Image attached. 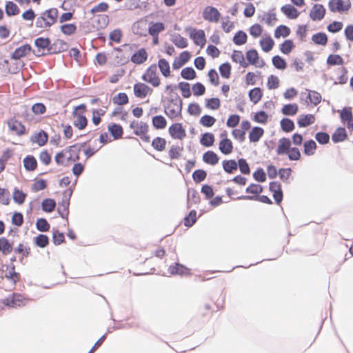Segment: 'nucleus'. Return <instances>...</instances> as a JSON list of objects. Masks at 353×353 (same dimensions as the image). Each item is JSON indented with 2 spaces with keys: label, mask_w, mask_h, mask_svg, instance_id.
<instances>
[{
  "label": "nucleus",
  "mask_w": 353,
  "mask_h": 353,
  "mask_svg": "<svg viewBox=\"0 0 353 353\" xmlns=\"http://www.w3.org/2000/svg\"><path fill=\"white\" fill-rule=\"evenodd\" d=\"M215 141V137L213 133L212 132H205L201 134V137L200 139V143L206 148L211 147Z\"/></svg>",
  "instance_id": "39"
},
{
  "label": "nucleus",
  "mask_w": 353,
  "mask_h": 353,
  "mask_svg": "<svg viewBox=\"0 0 353 353\" xmlns=\"http://www.w3.org/2000/svg\"><path fill=\"white\" fill-rule=\"evenodd\" d=\"M170 137L174 139L182 140L186 136V132L181 123H174L168 128Z\"/></svg>",
  "instance_id": "7"
},
{
  "label": "nucleus",
  "mask_w": 353,
  "mask_h": 353,
  "mask_svg": "<svg viewBox=\"0 0 353 353\" xmlns=\"http://www.w3.org/2000/svg\"><path fill=\"white\" fill-rule=\"evenodd\" d=\"M269 190L273 193V198L275 203L279 205L283 199V193L281 185L279 181H271L269 183Z\"/></svg>",
  "instance_id": "9"
},
{
  "label": "nucleus",
  "mask_w": 353,
  "mask_h": 353,
  "mask_svg": "<svg viewBox=\"0 0 353 353\" xmlns=\"http://www.w3.org/2000/svg\"><path fill=\"white\" fill-rule=\"evenodd\" d=\"M248 35L243 30L237 31L233 37L232 41L236 46H242L247 42Z\"/></svg>",
  "instance_id": "50"
},
{
  "label": "nucleus",
  "mask_w": 353,
  "mask_h": 353,
  "mask_svg": "<svg viewBox=\"0 0 353 353\" xmlns=\"http://www.w3.org/2000/svg\"><path fill=\"white\" fill-rule=\"evenodd\" d=\"M348 137L346 130L344 127H338L332 134L333 143H338L345 141Z\"/></svg>",
  "instance_id": "22"
},
{
  "label": "nucleus",
  "mask_w": 353,
  "mask_h": 353,
  "mask_svg": "<svg viewBox=\"0 0 353 353\" xmlns=\"http://www.w3.org/2000/svg\"><path fill=\"white\" fill-rule=\"evenodd\" d=\"M72 114L74 117H76L73 125L80 130L85 129L88 123L86 117L82 114L77 113L75 110L73 111Z\"/></svg>",
  "instance_id": "27"
},
{
  "label": "nucleus",
  "mask_w": 353,
  "mask_h": 353,
  "mask_svg": "<svg viewBox=\"0 0 353 353\" xmlns=\"http://www.w3.org/2000/svg\"><path fill=\"white\" fill-rule=\"evenodd\" d=\"M281 130L286 133L292 132L295 128L294 121L288 117H284L280 121Z\"/></svg>",
  "instance_id": "38"
},
{
  "label": "nucleus",
  "mask_w": 353,
  "mask_h": 353,
  "mask_svg": "<svg viewBox=\"0 0 353 353\" xmlns=\"http://www.w3.org/2000/svg\"><path fill=\"white\" fill-rule=\"evenodd\" d=\"M158 67L163 77H168L170 75V64L165 59L161 58L159 59Z\"/></svg>",
  "instance_id": "41"
},
{
  "label": "nucleus",
  "mask_w": 353,
  "mask_h": 353,
  "mask_svg": "<svg viewBox=\"0 0 353 353\" xmlns=\"http://www.w3.org/2000/svg\"><path fill=\"white\" fill-rule=\"evenodd\" d=\"M342 123H348L353 118L352 109L351 107H344L340 112L339 115Z\"/></svg>",
  "instance_id": "56"
},
{
  "label": "nucleus",
  "mask_w": 353,
  "mask_h": 353,
  "mask_svg": "<svg viewBox=\"0 0 353 353\" xmlns=\"http://www.w3.org/2000/svg\"><path fill=\"white\" fill-rule=\"evenodd\" d=\"M202 17L205 21L217 23L221 17V13L216 8L208 6L203 9Z\"/></svg>",
  "instance_id": "6"
},
{
  "label": "nucleus",
  "mask_w": 353,
  "mask_h": 353,
  "mask_svg": "<svg viewBox=\"0 0 353 353\" xmlns=\"http://www.w3.org/2000/svg\"><path fill=\"white\" fill-rule=\"evenodd\" d=\"M245 57L246 59L248 60L247 63H248V65H256V63H258L259 59L258 52L254 48L248 50L245 53Z\"/></svg>",
  "instance_id": "45"
},
{
  "label": "nucleus",
  "mask_w": 353,
  "mask_h": 353,
  "mask_svg": "<svg viewBox=\"0 0 353 353\" xmlns=\"http://www.w3.org/2000/svg\"><path fill=\"white\" fill-rule=\"evenodd\" d=\"M185 31L189 33L190 38L192 39L195 45L203 48L206 43V38L203 30H197L195 28L188 26L185 28Z\"/></svg>",
  "instance_id": "4"
},
{
  "label": "nucleus",
  "mask_w": 353,
  "mask_h": 353,
  "mask_svg": "<svg viewBox=\"0 0 353 353\" xmlns=\"http://www.w3.org/2000/svg\"><path fill=\"white\" fill-rule=\"evenodd\" d=\"M238 161L234 159L223 160L222 166L223 170L228 174L233 173L238 168Z\"/></svg>",
  "instance_id": "36"
},
{
  "label": "nucleus",
  "mask_w": 353,
  "mask_h": 353,
  "mask_svg": "<svg viewBox=\"0 0 353 353\" xmlns=\"http://www.w3.org/2000/svg\"><path fill=\"white\" fill-rule=\"evenodd\" d=\"M317 148L316 142L313 139L305 141L303 143V153L307 156L314 154Z\"/></svg>",
  "instance_id": "44"
},
{
  "label": "nucleus",
  "mask_w": 353,
  "mask_h": 353,
  "mask_svg": "<svg viewBox=\"0 0 353 353\" xmlns=\"http://www.w3.org/2000/svg\"><path fill=\"white\" fill-rule=\"evenodd\" d=\"M219 149L223 154L228 155L233 152V143L228 137L223 138L219 141Z\"/></svg>",
  "instance_id": "21"
},
{
  "label": "nucleus",
  "mask_w": 353,
  "mask_h": 353,
  "mask_svg": "<svg viewBox=\"0 0 353 353\" xmlns=\"http://www.w3.org/2000/svg\"><path fill=\"white\" fill-rule=\"evenodd\" d=\"M26 193L23 192L21 190H19L17 188H14L12 195L14 203L19 205L23 204L26 201Z\"/></svg>",
  "instance_id": "58"
},
{
  "label": "nucleus",
  "mask_w": 353,
  "mask_h": 353,
  "mask_svg": "<svg viewBox=\"0 0 353 353\" xmlns=\"http://www.w3.org/2000/svg\"><path fill=\"white\" fill-rule=\"evenodd\" d=\"M134 94L137 98L143 99L147 95L151 94L153 90L143 83H137L133 87Z\"/></svg>",
  "instance_id": "10"
},
{
  "label": "nucleus",
  "mask_w": 353,
  "mask_h": 353,
  "mask_svg": "<svg viewBox=\"0 0 353 353\" xmlns=\"http://www.w3.org/2000/svg\"><path fill=\"white\" fill-rule=\"evenodd\" d=\"M8 126L11 131L15 132L18 136H22L27 133L25 125L16 119L8 120Z\"/></svg>",
  "instance_id": "14"
},
{
  "label": "nucleus",
  "mask_w": 353,
  "mask_h": 353,
  "mask_svg": "<svg viewBox=\"0 0 353 353\" xmlns=\"http://www.w3.org/2000/svg\"><path fill=\"white\" fill-rule=\"evenodd\" d=\"M292 141L289 138L283 137L279 140L276 148V154L278 155H285L288 153L291 148Z\"/></svg>",
  "instance_id": "17"
},
{
  "label": "nucleus",
  "mask_w": 353,
  "mask_h": 353,
  "mask_svg": "<svg viewBox=\"0 0 353 353\" xmlns=\"http://www.w3.org/2000/svg\"><path fill=\"white\" fill-rule=\"evenodd\" d=\"M34 44L37 48V50H33L34 54L38 57H43L50 52L51 40L48 37H41L34 39Z\"/></svg>",
  "instance_id": "2"
},
{
  "label": "nucleus",
  "mask_w": 353,
  "mask_h": 353,
  "mask_svg": "<svg viewBox=\"0 0 353 353\" xmlns=\"http://www.w3.org/2000/svg\"><path fill=\"white\" fill-rule=\"evenodd\" d=\"M264 134V130L260 126L253 127L249 132V140L251 143L258 142Z\"/></svg>",
  "instance_id": "30"
},
{
  "label": "nucleus",
  "mask_w": 353,
  "mask_h": 353,
  "mask_svg": "<svg viewBox=\"0 0 353 353\" xmlns=\"http://www.w3.org/2000/svg\"><path fill=\"white\" fill-rule=\"evenodd\" d=\"M263 90L259 87H255L248 92L249 99L254 104L259 103L263 97Z\"/></svg>",
  "instance_id": "34"
},
{
  "label": "nucleus",
  "mask_w": 353,
  "mask_h": 353,
  "mask_svg": "<svg viewBox=\"0 0 353 353\" xmlns=\"http://www.w3.org/2000/svg\"><path fill=\"white\" fill-rule=\"evenodd\" d=\"M5 12L8 17H12L20 13V9L18 6L12 1H6L5 5Z\"/></svg>",
  "instance_id": "35"
},
{
  "label": "nucleus",
  "mask_w": 353,
  "mask_h": 353,
  "mask_svg": "<svg viewBox=\"0 0 353 353\" xmlns=\"http://www.w3.org/2000/svg\"><path fill=\"white\" fill-rule=\"evenodd\" d=\"M281 11L290 19H296L300 12L299 10L291 4H285L281 8Z\"/></svg>",
  "instance_id": "23"
},
{
  "label": "nucleus",
  "mask_w": 353,
  "mask_h": 353,
  "mask_svg": "<svg viewBox=\"0 0 353 353\" xmlns=\"http://www.w3.org/2000/svg\"><path fill=\"white\" fill-rule=\"evenodd\" d=\"M170 273L172 275L178 274L181 276L190 274V270L184 265L179 263H174L169 268Z\"/></svg>",
  "instance_id": "20"
},
{
  "label": "nucleus",
  "mask_w": 353,
  "mask_h": 353,
  "mask_svg": "<svg viewBox=\"0 0 353 353\" xmlns=\"http://www.w3.org/2000/svg\"><path fill=\"white\" fill-rule=\"evenodd\" d=\"M73 190L71 188H68L63 192L62 201L59 203L57 212L63 219H68L69 215L70 201Z\"/></svg>",
  "instance_id": "1"
},
{
  "label": "nucleus",
  "mask_w": 353,
  "mask_h": 353,
  "mask_svg": "<svg viewBox=\"0 0 353 353\" xmlns=\"http://www.w3.org/2000/svg\"><path fill=\"white\" fill-rule=\"evenodd\" d=\"M321 95L316 91L309 90V92L306 97V102L313 103L314 105H318L321 103Z\"/></svg>",
  "instance_id": "54"
},
{
  "label": "nucleus",
  "mask_w": 353,
  "mask_h": 353,
  "mask_svg": "<svg viewBox=\"0 0 353 353\" xmlns=\"http://www.w3.org/2000/svg\"><path fill=\"white\" fill-rule=\"evenodd\" d=\"M203 161L207 164L214 165L218 163L219 157L214 151L208 150L203 154Z\"/></svg>",
  "instance_id": "32"
},
{
  "label": "nucleus",
  "mask_w": 353,
  "mask_h": 353,
  "mask_svg": "<svg viewBox=\"0 0 353 353\" xmlns=\"http://www.w3.org/2000/svg\"><path fill=\"white\" fill-rule=\"evenodd\" d=\"M327 36L323 32H319L312 37V41L316 45L325 46L327 43Z\"/></svg>",
  "instance_id": "47"
},
{
  "label": "nucleus",
  "mask_w": 353,
  "mask_h": 353,
  "mask_svg": "<svg viewBox=\"0 0 353 353\" xmlns=\"http://www.w3.org/2000/svg\"><path fill=\"white\" fill-rule=\"evenodd\" d=\"M141 79L154 87H158L160 85V79L157 75V68L155 63L152 64L145 70L141 76Z\"/></svg>",
  "instance_id": "3"
},
{
  "label": "nucleus",
  "mask_w": 353,
  "mask_h": 353,
  "mask_svg": "<svg viewBox=\"0 0 353 353\" xmlns=\"http://www.w3.org/2000/svg\"><path fill=\"white\" fill-rule=\"evenodd\" d=\"M23 167L28 172L34 171L37 167V161L33 155H27L23 160Z\"/></svg>",
  "instance_id": "33"
},
{
  "label": "nucleus",
  "mask_w": 353,
  "mask_h": 353,
  "mask_svg": "<svg viewBox=\"0 0 353 353\" xmlns=\"http://www.w3.org/2000/svg\"><path fill=\"white\" fill-rule=\"evenodd\" d=\"M326 63L328 65H342L344 63V60L340 54H331L326 60Z\"/></svg>",
  "instance_id": "48"
},
{
  "label": "nucleus",
  "mask_w": 353,
  "mask_h": 353,
  "mask_svg": "<svg viewBox=\"0 0 353 353\" xmlns=\"http://www.w3.org/2000/svg\"><path fill=\"white\" fill-rule=\"evenodd\" d=\"M68 43L61 39H56L53 43L51 42L50 50L47 54H55L66 51L68 50Z\"/></svg>",
  "instance_id": "16"
},
{
  "label": "nucleus",
  "mask_w": 353,
  "mask_h": 353,
  "mask_svg": "<svg viewBox=\"0 0 353 353\" xmlns=\"http://www.w3.org/2000/svg\"><path fill=\"white\" fill-rule=\"evenodd\" d=\"M231 59L233 62L239 63L243 68H247L248 63L245 62L244 55L240 50H234L231 55Z\"/></svg>",
  "instance_id": "37"
},
{
  "label": "nucleus",
  "mask_w": 353,
  "mask_h": 353,
  "mask_svg": "<svg viewBox=\"0 0 353 353\" xmlns=\"http://www.w3.org/2000/svg\"><path fill=\"white\" fill-rule=\"evenodd\" d=\"M65 153L69 152L70 154L68 157H66V160L68 162L70 161H77L80 159L79 153L81 152V147L79 144L75 143L73 144L66 148H65Z\"/></svg>",
  "instance_id": "15"
},
{
  "label": "nucleus",
  "mask_w": 353,
  "mask_h": 353,
  "mask_svg": "<svg viewBox=\"0 0 353 353\" xmlns=\"http://www.w3.org/2000/svg\"><path fill=\"white\" fill-rule=\"evenodd\" d=\"M290 28L285 25H279L274 30V37L279 39L281 37H287L290 35Z\"/></svg>",
  "instance_id": "53"
},
{
  "label": "nucleus",
  "mask_w": 353,
  "mask_h": 353,
  "mask_svg": "<svg viewBox=\"0 0 353 353\" xmlns=\"http://www.w3.org/2000/svg\"><path fill=\"white\" fill-rule=\"evenodd\" d=\"M165 30V25L163 22H154L150 24L148 28V34L152 37L157 38L158 41V37L161 32Z\"/></svg>",
  "instance_id": "25"
},
{
  "label": "nucleus",
  "mask_w": 353,
  "mask_h": 353,
  "mask_svg": "<svg viewBox=\"0 0 353 353\" xmlns=\"http://www.w3.org/2000/svg\"><path fill=\"white\" fill-rule=\"evenodd\" d=\"M294 43L292 39H286L280 45V50L284 54H289L294 48Z\"/></svg>",
  "instance_id": "61"
},
{
  "label": "nucleus",
  "mask_w": 353,
  "mask_h": 353,
  "mask_svg": "<svg viewBox=\"0 0 353 353\" xmlns=\"http://www.w3.org/2000/svg\"><path fill=\"white\" fill-rule=\"evenodd\" d=\"M259 44L263 52H268L273 48L274 46V41L270 36H268L265 38L261 39L259 41Z\"/></svg>",
  "instance_id": "46"
},
{
  "label": "nucleus",
  "mask_w": 353,
  "mask_h": 353,
  "mask_svg": "<svg viewBox=\"0 0 353 353\" xmlns=\"http://www.w3.org/2000/svg\"><path fill=\"white\" fill-rule=\"evenodd\" d=\"M24 298L23 295L18 293H13L12 295L6 297L3 301V304L11 307H17L24 305Z\"/></svg>",
  "instance_id": "8"
},
{
  "label": "nucleus",
  "mask_w": 353,
  "mask_h": 353,
  "mask_svg": "<svg viewBox=\"0 0 353 353\" xmlns=\"http://www.w3.org/2000/svg\"><path fill=\"white\" fill-rule=\"evenodd\" d=\"M31 50V46L28 43H26L15 49L11 54V59L14 60H19L21 58L27 56Z\"/></svg>",
  "instance_id": "19"
},
{
  "label": "nucleus",
  "mask_w": 353,
  "mask_h": 353,
  "mask_svg": "<svg viewBox=\"0 0 353 353\" xmlns=\"http://www.w3.org/2000/svg\"><path fill=\"white\" fill-rule=\"evenodd\" d=\"M315 122V117L312 114H301L297 118V124L299 128H306Z\"/></svg>",
  "instance_id": "24"
},
{
  "label": "nucleus",
  "mask_w": 353,
  "mask_h": 353,
  "mask_svg": "<svg viewBox=\"0 0 353 353\" xmlns=\"http://www.w3.org/2000/svg\"><path fill=\"white\" fill-rule=\"evenodd\" d=\"M56 207V201L54 199L46 198L41 202V209L45 212H51Z\"/></svg>",
  "instance_id": "55"
},
{
  "label": "nucleus",
  "mask_w": 353,
  "mask_h": 353,
  "mask_svg": "<svg viewBox=\"0 0 353 353\" xmlns=\"http://www.w3.org/2000/svg\"><path fill=\"white\" fill-rule=\"evenodd\" d=\"M221 76L224 79H228L231 75L232 66L229 62H225L219 67Z\"/></svg>",
  "instance_id": "62"
},
{
  "label": "nucleus",
  "mask_w": 353,
  "mask_h": 353,
  "mask_svg": "<svg viewBox=\"0 0 353 353\" xmlns=\"http://www.w3.org/2000/svg\"><path fill=\"white\" fill-rule=\"evenodd\" d=\"M34 243L40 248H44L50 243L49 237L46 234H39L33 239Z\"/></svg>",
  "instance_id": "43"
},
{
  "label": "nucleus",
  "mask_w": 353,
  "mask_h": 353,
  "mask_svg": "<svg viewBox=\"0 0 353 353\" xmlns=\"http://www.w3.org/2000/svg\"><path fill=\"white\" fill-rule=\"evenodd\" d=\"M171 41L179 48H185L188 46L187 39L179 34H172Z\"/></svg>",
  "instance_id": "51"
},
{
  "label": "nucleus",
  "mask_w": 353,
  "mask_h": 353,
  "mask_svg": "<svg viewBox=\"0 0 353 353\" xmlns=\"http://www.w3.org/2000/svg\"><path fill=\"white\" fill-rule=\"evenodd\" d=\"M151 145L159 152H162L165 149L166 140L164 138L157 137L152 141Z\"/></svg>",
  "instance_id": "52"
},
{
  "label": "nucleus",
  "mask_w": 353,
  "mask_h": 353,
  "mask_svg": "<svg viewBox=\"0 0 353 353\" xmlns=\"http://www.w3.org/2000/svg\"><path fill=\"white\" fill-rule=\"evenodd\" d=\"M48 139V134L44 130H41L37 134L30 137V141L37 143L39 146H43L46 144Z\"/></svg>",
  "instance_id": "28"
},
{
  "label": "nucleus",
  "mask_w": 353,
  "mask_h": 353,
  "mask_svg": "<svg viewBox=\"0 0 353 353\" xmlns=\"http://www.w3.org/2000/svg\"><path fill=\"white\" fill-rule=\"evenodd\" d=\"M351 2L347 0H330L328 2V8L332 12L343 13L348 11L351 8Z\"/></svg>",
  "instance_id": "5"
},
{
  "label": "nucleus",
  "mask_w": 353,
  "mask_h": 353,
  "mask_svg": "<svg viewBox=\"0 0 353 353\" xmlns=\"http://www.w3.org/2000/svg\"><path fill=\"white\" fill-rule=\"evenodd\" d=\"M41 15L46 19V26L51 27L57 21L59 11L55 8H52L42 12Z\"/></svg>",
  "instance_id": "13"
},
{
  "label": "nucleus",
  "mask_w": 353,
  "mask_h": 353,
  "mask_svg": "<svg viewBox=\"0 0 353 353\" xmlns=\"http://www.w3.org/2000/svg\"><path fill=\"white\" fill-rule=\"evenodd\" d=\"M152 125L157 130L164 129L167 125V121L162 115H156L152 119Z\"/></svg>",
  "instance_id": "49"
},
{
  "label": "nucleus",
  "mask_w": 353,
  "mask_h": 353,
  "mask_svg": "<svg viewBox=\"0 0 353 353\" xmlns=\"http://www.w3.org/2000/svg\"><path fill=\"white\" fill-rule=\"evenodd\" d=\"M191 53L185 50L180 53L179 57H176L172 63V68L174 70L180 69L183 65L188 62L191 58Z\"/></svg>",
  "instance_id": "12"
},
{
  "label": "nucleus",
  "mask_w": 353,
  "mask_h": 353,
  "mask_svg": "<svg viewBox=\"0 0 353 353\" xmlns=\"http://www.w3.org/2000/svg\"><path fill=\"white\" fill-rule=\"evenodd\" d=\"M326 13V10L322 4L316 3L310 12V17L312 21L322 20Z\"/></svg>",
  "instance_id": "11"
},
{
  "label": "nucleus",
  "mask_w": 353,
  "mask_h": 353,
  "mask_svg": "<svg viewBox=\"0 0 353 353\" xmlns=\"http://www.w3.org/2000/svg\"><path fill=\"white\" fill-rule=\"evenodd\" d=\"M236 200H252L258 201L266 204H272V200L266 195H259V196H250V195H241L238 196Z\"/></svg>",
  "instance_id": "31"
},
{
  "label": "nucleus",
  "mask_w": 353,
  "mask_h": 353,
  "mask_svg": "<svg viewBox=\"0 0 353 353\" xmlns=\"http://www.w3.org/2000/svg\"><path fill=\"white\" fill-rule=\"evenodd\" d=\"M183 109V101L180 100L179 111H176L174 108H170V105H164V113L167 117L173 120L176 117H181Z\"/></svg>",
  "instance_id": "29"
},
{
  "label": "nucleus",
  "mask_w": 353,
  "mask_h": 353,
  "mask_svg": "<svg viewBox=\"0 0 353 353\" xmlns=\"http://www.w3.org/2000/svg\"><path fill=\"white\" fill-rule=\"evenodd\" d=\"M181 76L183 79L192 80L196 77V73L192 67H185L181 71Z\"/></svg>",
  "instance_id": "60"
},
{
  "label": "nucleus",
  "mask_w": 353,
  "mask_h": 353,
  "mask_svg": "<svg viewBox=\"0 0 353 353\" xmlns=\"http://www.w3.org/2000/svg\"><path fill=\"white\" fill-rule=\"evenodd\" d=\"M221 106V101L217 97L205 99V108L212 110H218Z\"/></svg>",
  "instance_id": "64"
},
{
  "label": "nucleus",
  "mask_w": 353,
  "mask_h": 353,
  "mask_svg": "<svg viewBox=\"0 0 353 353\" xmlns=\"http://www.w3.org/2000/svg\"><path fill=\"white\" fill-rule=\"evenodd\" d=\"M274 67L278 70H284L287 68V62L279 55H274L272 59Z\"/></svg>",
  "instance_id": "57"
},
{
  "label": "nucleus",
  "mask_w": 353,
  "mask_h": 353,
  "mask_svg": "<svg viewBox=\"0 0 353 353\" xmlns=\"http://www.w3.org/2000/svg\"><path fill=\"white\" fill-rule=\"evenodd\" d=\"M176 88L181 91V94L184 98H189L191 97L192 92L190 90V84L185 81H181L178 83Z\"/></svg>",
  "instance_id": "59"
},
{
  "label": "nucleus",
  "mask_w": 353,
  "mask_h": 353,
  "mask_svg": "<svg viewBox=\"0 0 353 353\" xmlns=\"http://www.w3.org/2000/svg\"><path fill=\"white\" fill-rule=\"evenodd\" d=\"M13 250V243H10L8 239L6 237L0 238V252L4 255H7L10 253Z\"/></svg>",
  "instance_id": "42"
},
{
  "label": "nucleus",
  "mask_w": 353,
  "mask_h": 353,
  "mask_svg": "<svg viewBox=\"0 0 353 353\" xmlns=\"http://www.w3.org/2000/svg\"><path fill=\"white\" fill-rule=\"evenodd\" d=\"M299 110L296 103L285 104L281 108V113L285 116H294Z\"/></svg>",
  "instance_id": "40"
},
{
  "label": "nucleus",
  "mask_w": 353,
  "mask_h": 353,
  "mask_svg": "<svg viewBox=\"0 0 353 353\" xmlns=\"http://www.w3.org/2000/svg\"><path fill=\"white\" fill-rule=\"evenodd\" d=\"M108 132L114 140L122 138L123 130L120 124L112 123L108 127Z\"/></svg>",
  "instance_id": "26"
},
{
  "label": "nucleus",
  "mask_w": 353,
  "mask_h": 353,
  "mask_svg": "<svg viewBox=\"0 0 353 353\" xmlns=\"http://www.w3.org/2000/svg\"><path fill=\"white\" fill-rule=\"evenodd\" d=\"M112 102L119 105H125L128 103L129 98L126 93L119 92L112 98Z\"/></svg>",
  "instance_id": "63"
},
{
  "label": "nucleus",
  "mask_w": 353,
  "mask_h": 353,
  "mask_svg": "<svg viewBox=\"0 0 353 353\" xmlns=\"http://www.w3.org/2000/svg\"><path fill=\"white\" fill-rule=\"evenodd\" d=\"M148 57V52L144 48L139 49L130 58V61L137 65H141L147 61Z\"/></svg>",
  "instance_id": "18"
}]
</instances>
